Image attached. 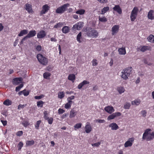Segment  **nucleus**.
<instances>
[{"mask_svg": "<svg viewBox=\"0 0 154 154\" xmlns=\"http://www.w3.org/2000/svg\"><path fill=\"white\" fill-rule=\"evenodd\" d=\"M152 130L150 128L146 129L143 133L142 139L146 140V141H151L154 138V131L151 132Z\"/></svg>", "mask_w": 154, "mask_h": 154, "instance_id": "nucleus-1", "label": "nucleus"}, {"mask_svg": "<svg viewBox=\"0 0 154 154\" xmlns=\"http://www.w3.org/2000/svg\"><path fill=\"white\" fill-rule=\"evenodd\" d=\"M84 31L86 32L87 36L90 37L96 38L98 35V32L96 30L90 27H87Z\"/></svg>", "mask_w": 154, "mask_h": 154, "instance_id": "nucleus-2", "label": "nucleus"}, {"mask_svg": "<svg viewBox=\"0 0 154 154\" xmlns=\"http://www.w3.org/2000/svg\"><path fill=\"white\" fill-rule=\"evenodd\" d=\"M37 57L39 63L44 65H46L48 63V59L41 54H38L37 56Z\"/></svg>", "mask_w": 154, "mask_h": 154, "instance_id": "nucleus-3", "label": "nucleus"}, {"mask_svg": "<svg viewBox=\"0 0 154 154\" xmlns=\"http://www.w3.org/2000/svg\"><path fill=\"white\" fill-rule=\"evenodd\" d=\"M69 6V4L67 3L58 8L56 10L57 13L62 14L64 12L67 8Z\"/></svg>", "mask_w": 154, "mask_h": 154, "instance_id": "nucleus-4", "label": "nucleus"}, {"mask_svg": "<svg viewBox=\"0 0 154 154\" xmlns=\"http://www.w3.org/2000/svg\"><path fill=\"white\" fill-rule=\"evenodd\" d=\"M83 22H79L73 25L72 27L73 30H80L83 26Z\"/></svg>", "mask_w": 154, "mask_h": 154, "instance_id": "nucleus-5", "label": "nucleus"}, {"mask_svg": "<svg viewBox=\"0 0 154 154\" xmlns=\"http://www.w3.org/2000/svg\"><path fill=\"white\" fill-rule=\"evenodd\" d=\"M134 138L133 137L129 138L128 140L125 142L124 144V146L125 147H131L132 146V143L134 142Z\"/></svg>", "mask_w": 154, "mask_h": 154, "instance_id": "nucleus-6", "label": "nucleus"}, {"mask_svg": "<svg viewBox=\"0 0 154 154\" xmlns=\"http://www.w3.org/2000/svg\"><path fill=\"white\" fill-rule=\"evenodd\" d=\"M121 113L119 112H116L110 115L107 117V120H110L114 119L116 117L120 116L121 115Z\"/></svg>", "mask_w": 154, "mask_h": 154, "instance_id": "nucleus-7", "label": "nucleus"}, {"mask_svg": "<svg viewBox=\"0 0 154 154\" xmlns=\"http://www.w3.org/2000/svg\"><path fill=\"white\" fill-rule=\"evenodd\" d=\"M36 31L35 30L30 31L27 35L24 37V39L25 38H28L33 37L35 36L36 34Z\"/></svg>", "mask_w": 154, "mask_h": 154, "instance_id": "nucleus-8", "label": "nucleus"}, {"mask_svg": "<svg viewBox=\"0 0 154 154\" xmlns=\"http://www.w3.org/2000/svg\"><path fill=\"white\" fill-rule=\"evenodd\" d=\"M49 7L47 4L44 5L42 7V10L40 11L41 15L43 14H45L49 10Z\"/></svg>", "mask_w": 154, "mask_h": 154, "instance_id": "nucleus-9", "label": "nucleus"}, {"mask_svg": "<svg viewBox=\"0 0 154 154\" xmlns=\"http://www.w3.org/2000/svg\"><path fill=\"white\" fill-rule=\"evenodd\" d=\"M119 28V26L118 25H114L112 29V34L113 35L118 32Z\"/></svg>", "mask_w": 154, "mask_h": 154, "instance_id": "nucleus-10", "label": "nucleus"}, {"mask_svg": "<svg viewBox=\"0 0 154 154\" xmlns=\"http://www.w3.org/2000/svg\"><path fill=\"white\" fill-rule=\"evenodd\" d=\"M24 8L29 13H32L33 12L32 6L31 4L28 3L26 4Z\"/></svg>", "mask_w": 154, "mask_h": 154, "instance_id": "nucleus-11", "label": "nucleus"}, {"mask_svg": "<svg viewBox=\"0 0 154 154\" xmlns=\"http://www.w3.org/2000/svg\"><path fill=\"white\" fill-rule=\"evenodd\" d=\"M104 110L109 114H111L115 111L113 107L110 106H108L104 108Z\"/></svg>", "mask_w": 154, "mask_h": 154, "instance_id": "nucleus-12", "label": "nucleus"}, {"mask_svg": "<svg viewBox=\"0 0 154 154\" xmlns=\"http://www.w3.org/2000/svg\"><path fill=\"white\" fill-rule=\"evenodd\" d=\"M23 80L21 77L16 78L13 79V83L14 85H17Z\"/></svg>", "mask_w": 154, "mask_h": 154, "instance_id": "nucleus-13", "label": "nucleus"}, {"mask_svg": "<svg viewBox=\"0 0 154 154\" xmlns=\"http://www.w3.org/2000/svg\"><path fill=\"white\" fill-rule=\"evenodd\" d=\"M46 33L44 30H42L37 34V37L39 38H43L46 35Z\"/></svg>", "mask_w": 154, "mask_h": 154, "instance_id": "nucleus-14", "label": "nucleus"}, {"mask_svg": "<svg viewBox=\"0 0 154 154\" xmlns=\"http://www.w3.org/2000/svg\"><path fill=\"white\" fill-rule=\"evenodd\" d=\"M89 82L86 80H84L82 82L80 83L77 87L79 89H81L85 85L89 84Z\"/></svg>", "mask_w": 154, "mask_h": 154, "instance_id": "nucleus-15", "label": "nucleus"}, {"mask_svg": "<svg viewBox=\"0 0 154 154\" xmlns=\"http://www.w3.org/2000/svg\"><path fill=\"white\" fill-rule=\"evenodd\" d=\"M85 132L86 133H89L91 131V127L89 123H87V124L85 126Z\"/></svg>", "mask_w": 154, "mask_h": 154, "instance_id": "nucleus-16", "label": "nucleus"}, {"mask_svg": "<svg viewBox=\"0 0 154 154\" xmlns=\"http://www.w3.org/2000/svg\"><path fill=\"white\" fill-rule=\"evenodd\" d=\"M109 127L111 128L112 130H116L119 128V126L115 123H112L110 124L109 125Z\"/></svg>", "mask_w": 154, "mask_h": 154, "instance_id": "nucleus-17", "label": "nucleus"}, {"mask_svg": "<svg viewBox=\"0 0 154 154\" xmlns=\"http://www.w3.org/2000/svg\"><path fill=\"white\" fill-rule=\"evenodd\" d=\"M154 11L153 10H150L148 13L147 17L149 19L153 20L154 19V16L153 15Z\"/></svg>", "mask_w": 154, "mask_h": 154, "instance_id": "nucleus-18", "label": "nucleus"}, {"mask_svg": "<svg viewBox=\"0 0 154 154\" xmlns=\"http://www.w3.org/2000/svg\"><path fill=\"white\" fill-rule=\"evenodd\" d=\"M113 9L120 14L122 13V9L119 5H116L113 8Z\"/></svg>", "mask_w": 154, "mask_h": 154, "instance_id": "nucleus-19", "label": "nucleus"}, {"mask_svg": "<svg viewBox=\"0 0 154 154\" xmlns=\"http://www.w3.org/2000/svg\"><path fill=\"white\" fill-rule=\"evenodd\" d=\"M122 74L121 75V77L124 79L126 80L128 78V77L130 76L128 74L126 73V72L123 70L122 71Z\"/></svg>", "mask_w": 154, "mask_h": 154, "instance_id": "nucleus-20", "label": "nucleus"}, {"mask_svg": "<svg viewBox=\"0 0 154 154\" xmlns=\"http://www.w3.org/2000/svg\"><path fill=\"white\" fill-rule=\"evenodd\" d=\"M118 51L119 53V54L121 55H125L126 53L125 48H120L118 49Z\"/></svg>", "mask_w": 154, "mask_h": 154, "instance_id": "nucleus-21", "label": "nucleus"}, {"mask_svg": "<svg viewBox=\"0 0 154 154\" xmlns=\"http://www.w3.org/2000/svg\"><path fill=\"white\" fill-rule=\"evenodd\" d=\"M123 70L126 72V73L128 74L129 75H130V74H131V71L132 70V68L131 67H128L125 69H124Z\"/></svg>", "mask_w": 154, "mask_h": 154, "instance_id": "nucleus-22", "label": "nucleus"}, {"mask_svg": "<svg viewBox=\"0 0 154 154\" xmlns=\"http://www.w3.org/2000/svg\"><path fill=\"white\" fill-rule=\"evenodd\" d=\"M62 31L64 33H66L69 32V27L68 26H64L62 29Z\"/></svg>", "mask_w": 154, "mask_h": 154, "instance_id": "nucleus-23", "label": "nucleus"}, {"mask_svg": "<svg viewBox=\"0 0 154 154\" xmlns=\"http://www.w3.org/2000/svg\"><path fill=\"white\" fill-rule=\"evenodd\" d=\"M77 114V112L73 109L71 110L70 112L69 117L70 118H72L74 117Z\"/></svg>", "mask_w": 154, "mask_h": 154, "instance_id": "nucleus-24", "label": "nucleus"}, {"mask_svg": "<svg viewBox=\"0 0 154 154\" xmlns=\"http://www.w3.org/2000/svg\"><path fill=\"white\" fill-rule=\"evenodd\" d=\"M12 103V102L11 100L7 99L4 101L3 103L4 105L8 106L11 105Z\"/></svg>", "mask_w": 154, "mask_h": 154, "instance_id": "nucleus-25", "label": "nucleus"}, {"mask_svg": "<svg viewBox=\"0 0 154 154\" xmlns=\"http://www.w3.org/2000/svg\"><path fill=\"white\" fill-rule=\"evenodd\" d=\"M19 95H21L23 94L24 96H27L29 94V92L28 91H26V90H24L23 91L19 92L18 93Z\"/></svg>", "mask_w": 154, "mask_h": 154, "instance_id": "nucleus-26", "label": "nucleus"}, {"mask_svg": "<svg viewBox=\"0 0 154 154\" xmlns=\"http://www.w3.org/2000/svg\"><path fill=\"white\" fill-rule=\"evenodd\" d=\"M28 30L26 29H23L21 30L19 34H18L19 36H21L24 35L28 33Z\"/></svg>", "mask_w": 154, "mask_h": 154, "instance_id": "nucleus-27", "label": "nucleus"}, {"mask_svg": "<svg viewBox=\"0 0 154 154\" xmlns=\"http://www.w3.org/2000/svg\"><path fill=\"white\" fill-rule=\"evenodd\" d=\"M69 80L73 82H74L75 79V75L73 74H71L69 75L68 77Z\"/></svg>", "mask_w": 154, "mask_h": 154, "instance_id": "nucleus-28", "label": "nucleus"}, {"mask_svg": "<svg viewBox=\"0 0 154 154\" xmlns=\"http://www.w3.org/2000/svg\"><path fill=\"white\" fill-rule=\"evenodd\" d=\"M138 9L136 7H134L131 11V13L137 16Z\"/></svg>", "mask_w": 154, "mask_h": 154, "instance_id": "nucleus-29", "label": "nucleus"}, {"mask_svg": "<svg viewBox=\"0 0 154 154\" xmlns=\"http://www.w3.org/2000/svg\"><path fill=\"white\" fill-rule=\"evenodd\" d=\"M73 103H74L73 101H68V102L65 105V108L66 109L69 108L71 107V105Z\"/></svg>", "mask_w": 154, "mask_h": 154, "instance_id": "nucleus-30", "label": "nucleus"}, {"mask_svg": "<svg viewBox=\"0 0 154 154\" xmlns=\"http://www.w3.org/2000/svg\"><path fill=\"white\" fill-rule=\"evenodd\" d=\"M35 142L34 140H28L26 142V146H30L33 145L34 144Z\"/></svg>", "mask_w": 154, "mask_h": 154, "instance_id": "nucleus-31", "label": "nucleus"}, {"mask_svg": "<svg viewBox=\"0 0 154 154\" xmlns=\"http://www.w3.org/2000/svg\"><path fill=\"white\" fill-rule=\"evenodd\" d=\"M150 47L147 46H144L141 47L140 51L142 52H144L147 50H149L150 49Z\"/></svg>", "mask_w": 154, "mask_h": 154, "instance_id": "nucleus-32", "label": "nucleus"}, {"mask_svg": "<svg viewBox=\"0 0 154 154\" xmlns=\"http://www.w3.org/2000/svg\"><path fill=\"white\" fill-rule=\"evenodd\" d=\"M117 90L120 94L123 93L125 91L124 87H118L117 88Z\"/></svg>", "mask_w": 154, "mask_h": 154, "instance_id": "nucleus-33", "label": "nucleus"}, {"mask_svg": "<svg viewBox=\"0 0 154 154\" xmlns=\"http://www.w3.org/2000/svg\"><path fill=\"white\" fill-rule=\"evenodd\" d=\"M109 10V8L108 7H104L101 10V14H104L106 13L107 11Z\"/></svg>", "mask_w": 154, "mask_h": 154, "instance_id": "nucleus-34", "label": "nucleus"}, {"mask_svg": "<svg viewBox=\"0 0 154 154\" xmlns=\"http://www.w3.org/2000/svg\"><path fill=\"white\" fill-rule=\"evenodd\" d=\"M82 38V33L81 32H80L77 35V40L79 42L81 43V41L80 40L81 38Z\"/></svg>", "mask_w": 154, "mask_h": 154, "instance_id": "nucleus-35", "label": "nucleus"}, {"mask_svg": "<svg viewBox=\"0 0 154 154\" xmlns=\"http://www.w3.org/2000/svg\"><path fill=\"white\" fill-rule=\"evenodd\" d=\"M85 12V11L84 10L81 9L76 11V13L77 14L82 15L84 14Z\"/></svg>", "mask_w": 154, "mask_h": 154, "instance_id": "nucleus-36", "label": "nucleus"}, {"mask_svg": "<svg viewBox=\"0 0 154 154\" xmlns=\"http://www.w3.org/2000/svg\"><path fill=\"white\" fill-rule=\"evenodd\" d=\"M137 16L131 13L130 16L131 20V21H134L136 19Z\"/></svg>", "mask_w": 154, "mask_h": 154, "instance_id": "nucleus-37", "label": "nucleus"}, {"mask_svg": "<svg viewBox=\"0 0 154 154\" xmlns=\"http://www.w3.org/2000/svg\"><path fill=\"white\" fill-rule=\"evenodd\" d=\"M131 104L130 103H126L124 104V108L125 109H128L129 108Z\"/></svg>", "mask_w": 154, "mask_h": 154, "instance_id": "nucleus-38", "label": "nucleus"}, {"mask_svg": "<svg viewBox=\"0 0 154 154\" xmlns=\"http://www.w3.org/2000/svg\"><path fill=\"white\" fill-rule=\"evenodd\" d=\"M44 102L42 101H39L37 102V106L38 107H42Z\"/></svg>", "mask_w": 154, "mask_h": 154, "instance_id": "nucleus-39", "label": "nucleus"}, {"mask_svg": "<svg viewBox=\"0 0 154 154\" xmlns=\"http://www.w3.org/2000/svg\"><path fill=\"white\" fill-rule=\"evenodd\" d=\"M64 96V93L63 92H59L58 94V97L60 99H62Z\"/></svg>", "mask_w": 154, "mask_h": 154, "instance_id": "nucleus-40", "label": "nucleus"}, {"mask_svg": "<svg viewBox=\"0 0 154 154\" xmlns=\"http://www.w3.org/2000/svg\"><path fill=\"white\" fill-rule=\"evenodd\" d=\"M51 74L49 72H45L43 74L44 77L46 79H48V77L50 76Z\"/></svg>", "mask_w": 154, "mask_h": 154, "instance_id": "nucleus-41", "label": "nucleus"}, {"mask_svg": "<svg viewBox=\"0 0 154 154\" xmlns=\"http://www.w3.org/2000/svg\"><path fill=\"white\" fill-rule=\"evenodd\" d=\"M99 20L101 22H106L107 21L106 18L105 17H99Z\"/></svg>", "mask_w": 154, "mask_h": 154, "instance_id": "nucleus-42", "label": "nucleus"}, {"mask_svg": "<svg viewBox=\"0 0 154 154\" xmlns=\"http://www.w3.org/2000/svg\"><path fill=\"white\" fill-rule=\"evenodd\" d=\"M92 66H96L98 64L97 61L96 59H94L92 61Z\"/></svg>", "mask_w": 154, "mask_h": 154, "instance_id": "nucleus-43", "label": "nucleus"}, {"mask_svg": "<svg viewBox=\"0 0 154 154\" xmlns=\"http://www.w3.org/2000/svg\"><path fill=\"white\" fill-rule=\"evenodd\" d=\"M154 38V36L153 35H150L147 38L148 41L150 42H152Z\"/></svg>", "mask_w": 154, "mask_h": 154, "instance_id": "nucleus-44", "label": "nucleus"}, {"mask_svg": "<svg viewBox=\"0 0 154 154\" xmlns=\"http://www.w3.org/2000/svg\"><path fill=\"white\" fill-rule=\"evenodd\" d=\"M63 24L62 23L60 22L57 23L56 25H55L54 26V28H57L58 27H60L63 26Z\"/></svg>", "mask_w": 154, "mask_h": 154, "instance_id": "nucleus-45", "label": "nucleus"}, {"mask_svg": "<svg viewBox=\"0 0 154 154\" xmlns=\"http://www.w3.org/2000/svg\"><path fill=\"white\" fill-rule=\"evenodd\" d=\"M23 143L22 142H20L18 144L17 147H18V150H21L22 147L23 146Z\"/></svg>", "mask_w": 154, "mask_h": 154, "instance_id": "nucleus-46", "label": "nucleus"}, {"mask_svg": "<svg viewBox=\"0 0 154 154\" xmlns=\"http://www.w3.org/2000/svg\"><path fill=\"white\" fill-rule=\"evenodd\" d=\"M82 123H81L76 124L74 126V128L76 130V129H79L82 126Z\"/></svg>", "mask_w": 154, "mask_h": 154, "instance_id": "nucleus-47", "label": "nucleus"}, {"mask_svg": "<svg viewBox=\"0 0 154 154\" xmlns=\"http://www.w3.org/2000/svg\"><path fill=\"white\" fill-rule=\"evenodd\" d=\"M23 84H21L19 86L17 87L16 88L15 91H19L20 89L23 87Z\"/></svg>", "mask_w": 154, "mask_h": 154, "instance_id": "nucleus-48", "label": "nucleus"}, {"mask_svg": "<svg viewBox=\"0 0 154 154\" xmlns=\"http://www.w3.org/2000/svg\"><path fill=\"white\" fill-rule=\"evenodd\" d=\"M41 122V121L39 120L37 121L36 125H35V128L37 129H39V125Z\"/></svg>", "mask_w": 154, "mask_h": 154, "instance_id": "nucleus-49", "label": "nucleus"}, {"mask_svg": "<svg viewBox=\"0 0 154 154\" xmlns=\"http://www.w3.org/2000/svg\"><path fill=\"white\" fill-rule=\"evenodd\" d=\"M131 103L133 105H138L140 103V101L138 100H134L132 101Z\"/></svg>", "mask_w": 154, "mask_h": 154, "instance_id": "nucleus-50", "label": "nucleus"}, {"mask_svg": "<svg viewBox=\"0 0 154 154\" xmlns=\"http://www.w3.org/2000/svg\"><path fill=\"white\" fill-rule=\"evenodd\" d=\"M100 142H98L97 143H92L91 144V145L92 146H96V147H98L100 144Z\"/></svg>", "mask_w": 154, "mask_h": 154, "instance_id": "nucleus-51", "label": "nucleus"}, {"mask_svg": "<svg viewBox=\"0 0 154 154\" xmlns=\"http://www.w3.org/2000/svg\"><path fill=\"white\" fill-rule=\"evenodd\" d=\"M26 106V104L23 105L20 104L18 106V109H23L24 107Z\"/></svg>", "mask_w": 154, "mask_h": 154, "instance_id": "nucleus-52", "label": "nucleus"}, {"mask_svg": "<svg viewBox=\"0 0 154 154\" xmlns=\"http://www.w3.org/2000/svg\"><path fill=\"white\" fill-rule=\"evenodd\" d=\"M47 120H48V123L49 124H52L53 121V118L51 117L50 118H47Z\"/></svg>", "mask_w": 154, "mask_h": 154, "instance_id": "nucleus-53", "label": "nucleus"}, {"mask_svg": "<svg viewBox=\"0 0 154 154\" xmlns=\"http://www.w3.org/2000/svg\"><path fill=\"white\" fill-rule=\"evenodd\" d=\"M141 114L142 116L145 117L146 116V110H143L141 112Z\"/></svg>", "mask_w": 154, "mask_h": 154, "instance_id": "nucleus-54", "label": "nucleus"}, {"mask_svg": "<svg viewBox=\"0 0 154 154\" xmlns=\"http://www.w3.org/2000/svg\"><path fill=\"white\" fill-rule=\"evenodd\" d=\"M24 126L26 127L29 125L28 122L27 121H24L22 123Z\"/></svg>", "mask_w": 154, "mask_h": 154, "instance_id": "nucleus-55", "label": "nucleus"}, {"mask_svg": "<svg viewBox=\"0 0 154 154\" xmlns=\"http://www.w3.org/2000/svg\"><path fill=\"white\" fill-rule=\"evenodd\" d=\"M23 134V131H18L16 133V135L18 136H20L22 135Z\"/></svg>", "mask_w": 154, "mask_h": 154, "instance_id": "nucleus-56", "label": "nucleus"}, {"mask_svg": "<svg viewBox=\"0 0 154 154\" xmlns=\"http://www.w3.org/2000/svg\"><path fill=\"white\" fill-rule=\"evenodd\" d=\"M75 96H72L71 97H68L67 98L68 101H72L71 100L74 99Z\"/></svg>", "mask_w": 154, "mask_h": 154, "instance_id": "nucleus-57", "label": "nucleus"}, {"mask_svg": "<svg viewBox=\"0 0 154 154\" xmlns=\"http://www.w3.org/2000/svg\"><path fill=\"white\" fill-rule=\"evenodd\" d=\"M96 121L100 123H104L105 122V120L102 119H97Z\"/></svg>", "mask_w": 154, "mask_h": 154, "instance_id": "nucleus-58", "label": "nucleus"}, {"mask_svg": "<svg viewBox=\"0 0 154 154\" xmlns=\"http://www.w3.org/2000/svg\"><path fill=\"white\" fill-rule=\"evenodd\" d=\"M65 111L63 109L60 108L58 110V113L59 114H61L63 113Z\"/></svg>", "mask_w": 154, "mask_h": 154, "instance_id": "nucleus-59", "label": "nucleus"}, {"mask_svg": "<svg viewBox=\"0 0 154 154\" xmlns=\"http://www.w3.org/2000/svg\"><path fill=\"white\" fill-rule=\"evenodd\" d=\"M43 97V95H42L39 96H35V98L36 99L39 100L41 99Z\"/></svg>", "mask_w": 154, "mask_h": 154, "instance_id": "nucleus-60", "label": "nucleus"}, {"mask_svg": "<svg viewBox=\"0 0 154 154\" xmlns=\"http://www.w3.org/2000/svg\"><path fill=\"white\" fill-rule=\"evenodd\" d=\"M36 49L38 51H41L42 49V47L40 45H38L36 47Z\"/></svg>", "mask_w": 154, "mask_h": 154, "instance_id": "nucleus-61", "label": "nucleus"}, {"mask_svg": "<svg viewBox=\"0 0 154 154\" xmlns=\"http://www.w3.org/2000/svg\"><path fill=\"white\" fill-rule=\"evenodd\" d=\"M1 122L2 123L3 125L4 126H5L7 125V121H6V120L3 121V120H1Z\"/></svg>", "mask_w": 154, "mask_h": 154, "instance_id": "nucleus-62", "label": "nucleus"}, {"mask_svg": "<svg viewBox=\"0 0 154 154\" xmlns=\"http://www.w3.org/2000/svg\"><path fill=\"white\" fill-rule=\"evenodd\" d=\"M68 115V114H64L62 115V119H64V118H65Z\"/></svg>", "mask_w": 154, "mask_h": 154, "instance_id": "nucleus-63", "label": "nucleus"}, {"mask_svg": "<svg viewBox=\"0 0 154 154\" xmlns=\"http://www.w3.org/2000/svg\"><path fill=\"white\" fill-rule=\"evenodd\" d=\"M4 28L3 26L2 23H0V31H2Z\"/></svg>", "mask_w": 154, "mask_h": 154, "instance_id": "nucleus-64", "label": "nucleus"}]
</instances>
